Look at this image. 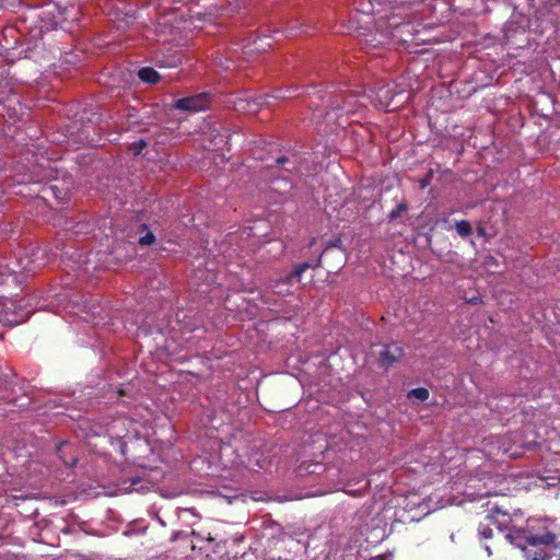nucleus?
Wrapping results in <instances>:
<instances>
[{
    "mask_svg": "<svg viewBox=\"0 0 560 560\" xmlns=\"http://www.w3.org/2000/svg\"><path fill=\"white\" fill-rule=\"evenodd\" d=\"M457 233L465 237L471 234V225L468 221L462 220L456 223Z\"/></svg>",
    "mask_w": 560,
    "mask_h": 560,
    "instance_id": "nucleus-11",
    "label": "nucleus"
},
{
    "mask_svg": "<svg viewBox=\"0 0 560 560\" xmlns=\"http://www.w3.org/2000/svg\"><path fill=\"white\" fill-rule=\"evenodd\" d=\"M77 463H78V458L77 457H71V462H69V463L66 462L67 465L72 466V467L75 466Z\"/></svg>",
    "mask_w": 560,
    "mask_h": 560,
    "instance_id": "nucleus-16",
    "label": "nucleus"
},
{
    "mask_svg": "<svg viewBox=\"0 0 560 560\" xmlns=\"http://www.w3.org/2000/svg\"><path fill=\"white\" fill-rule=\"evenodd\" d=\"M155 242V236L152 232H148L144 236L140 237L141 245H152Z\"/></svg>",
    "mask_w": 560,
    "mask_h": 560,
    "instance_id": "nucleus-13",
    "label": "nucleus"
},
{
    "mask_svg": "<svg viewBox=\"0 0 560 560\" xmlns=\"http://www.w3.org/2000/svg\"><path fill=\"white\" fill-rule=\"evenodd\" d=\"M246 462L243 464L249 469L254 471H259L260 469H267L270 465L269 457H246Z\"/></svg>",
    "mask_w": 560,
    "mask_h": 560,
    "instance_id": "nucleus-5",
    "label": "nucleus"
},
{
    "mask_svg": "<svg viewBox=\"0 0 560 560\" xmlns=\"http://www.w3.org/2000/svg\"><path fill=\"white\" fill-rule=\"evenodd\" d=\"M136 145H137V149L135 150V154H139L141 149L145 145V142L141 140L138 143H136Z\"/></svg>",
    "mask_w": 560,
    "mask_h": 560,
    "instance_id": "nucleus-15",
    "label": "nucleus"
},
{
    "mask_svg": "<svg viewBox=\"0 0 560 560\" xmlns=\"http://www.w3.org/2000/svg\"><path fill=\"white\" fill-rule=\"evenodd\" d=\"M209 103V95L201 93L177 100L174 107L180 110L199 112L206 109Z\"/></svg>",
    "mask_w": 560,
    "mask_h": 560,
    "instance_id": "nucleus-3",
    "label": "nucleus"
},
{
    "mask_svg": "<svg viewBox=\"0 0 560 560\" xmlns=\"http://www.w3.org/2000/svg\"><path fill=\"white\" fill-rule=\"evenodd\" d=\"M485 550L487 551L488 556H491V550L489 546H485Z\"/></svg>",
    "mask_w": 560,
    "mask_h": 560,
    "instance_id": "nucleus-17",
    "label": "nucleus"
},
{
    "mask_svg": "<svg viewBox=\"0 0 560 560\" xmlns=\"http://www.w3.org/2000/svg\"><path fill=\"white\" fill-rule=\"evenodd\" d=\"M523 550L530 560H560V532L558 534L545 528L544 533L525 535Z\"/></svg>",
    "mask_w": 560,
    "mask_h": 560,
    "instance_id": "nucleus-1",
    "label": "nucleus"
},
{
    "mask_svg": "<svg viewBox=\"0 0 560 560\" xmlns=\"http://www.w3.org/2000/svg\"><path fill=\"white\" fill-rule=\"evenodd\" d=\"M308 268V264L299 265L294 271L285 278L287 282H291L293 279L300 280L303 272Z\"/></svg>",
    "mask_w": 560,
    "mask_h": 560,
    "instance_id": "nucleus-12",
    "label": "nucleus"
},
{
    "mask_svg": "<svg viewBox=\"0 0 560 560\" xmlns=\"http://www.w3.org/2000/svg\"><path fill=\"white\" fill-rule=\"evenodd\" d=\"M408 397L423 401L429 398V390L423 387L415 388L408 393Z\"/></svg>",
    "mask_w": 560,
    "mask_h": 560,
    "instance_id": "nucleus-10",
    "label": "nucleus"
},
{
    "mask_svg": "<svg viewBox=\"0 0 560 560\" xmlns=\"http://www.w3.org/2000/svg\"><path fill=\"white\" fill-rule=\"evenodd\" d=\"M401 355V350L399 348H395L394 351L389 347L385 348L381 352V361L384 365H390Z\"/></svg>",
    "mask_w": 560,
    "mask_h": 560,
    "instance_id": "nucleus-6",
    "label": "nucleus"
},
{
    "mask_svg": "<svg viewBox=\"0 0 560 560\" xmlns=\"http://www.w3.org/2000/svg\"><path fill=\"white\" fill-rule=\"evenodd\" d=\"M407 210V205L406 203H400L397 206V208L395 210H393L390 213H389V218L390 219H396L398 218L402 212H405Z\"/></svg>",
    "mask_w": 560,
    "mask_h": 560,
    "instance_id": "nucleus-14",
    "label": "nucleus"
},
{
    "mask_svg": "<svg viewBox=\"0 0 560 560\" xmlns=\"http://www.w3.org/2000/svg\"><path fill=\"white\" fill-rule=\"evenodd\" d=\"M139 78L143 82L156 83L159 81V73L153 68H142L138 72Z\"/></svg>",
    "mask_w": 560,
    "mask_h": 560,
    "instance_id": "nucleus-7",
    "label": "nucleus"
},
{
    "mask_svg": "<svg viewBox=\"0 0 560 560\" xmlns=\"http://www.w3.org/2000/svg\"><path fill=\"white\" fill-rule=\"evenodd\" d=\"M487 520L488 523H480L479 525V535L486 539L491 538L493 536L492 528L490 527V525L493 523V517L488 516Z\"/></svg>",
    "mask_w": 560,
    "mask_h": 560,
    "instance_id": "nucleus-9",
    "label": "nucleus"
},
{
    "mask_svg": "<svg viewBox=\"0 0 560 560\" xmlns=\"http://www.w3.org/2000/svg\"><path fill=\"white\" fill-rule=\"evenodd\" d=\"M492 460L490 457L487 462L479 467L477 475L479 479L483 481L485 488L487 489L483 495H499L503 494L509 488L504 486L508 477L502 472H491L489 469L492 467Z\"/></svg>",
    "mask_w": 560,
    "mask_h": 560,
    "instance_id": "nucleus-2",
    "label": "nucleus"
},
{
    "mask_svg": "<svg viewBox=\"0 0 560 560\" xmlns=\"http://www.w3.org/2000/svg\"><path fill=\"white\" fill-rule=\"evenodd\" d=\"M324 470V467L320 463L307 460L303 462L299 465L296 468V472L299 476H306V475H319Z\"/></svg>",
    "mask_w": 560,
    "mask_h": 560,
    "instance_id": "nucleus-4",
    "label": "nucleus"
},
{
    "mask_svg": "<svg viewBox=\"0 0 560 560\" xmlns=\"http://www.w3.org/2000/svg\"><path fill=\"white\" fill-rule=\"evenodd\" d=\"M139 466H141V472L140 474H136L133 476H130V477L126 478L127 481H129L132 486L141 482L142 480H151L149 476L153 471V469H151V468L148 469L144 466H142L141 464H139Z\"/></svg>",
    "mask_w": 560,
    "mask_h": 560,
    "instance_id": "nucleus-8",
    "label": "nucleus"
}]
</instances>
